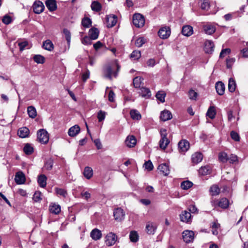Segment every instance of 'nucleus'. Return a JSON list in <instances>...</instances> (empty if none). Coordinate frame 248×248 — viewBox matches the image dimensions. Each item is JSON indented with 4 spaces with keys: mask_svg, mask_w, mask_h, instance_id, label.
I'll return each instance as SVG.
<instances>
[{
    "mask_svg": "<svg viewBox=\"0 0 248 248\" xmlns=\"http://www.w3.org/2000/svg\"><path fill=\"white\" fill-rule=\"evenodd\" d=\"M139 93L140 96L145 98H149L151 96V92L150 89L146 87L140 88Z\"/></svg>",
    "mask_w": 248,
    "mask_h": 248,
    "instance_id": "17",
    "label": "nucleus"
},
{
    "mask_svg": "<svg viewBox=\"0 0 248 248\" xmlns=\"http://www.w3.org/2000/svg\"><path fill=\"white\" fill-rule=\"evenodd\" d=\"M170 29L169 27L161 28L158 32V36L160 38L165 39L168 38L170 34Z\"/></svg>",
    "mask_w": 248,
    "mask_h": 248,
    "instance_id": "7",
    "label": "nucleus"
},
{
    "mask_svg": "<svg viewBox=\"0 0 248 248\" xmlns=\"http://www.w3.org/2000/svg\"><path fill=\"white\" fill-rule=\"evenodd\" d=\"M204 31L207 34H212L216 31V27L214 25L211 23H207L203 27Z\"/></svg>",
    "mask_w": 248,
    "mask_h": 248,
    "instance_id": "15",
    "label": "nucleus"
},
{
    "mask_svg": "<svg viewBox=\"0 0 248 248\" xmlns=\"http://www.w3.org/2000/svg\"><path fill=\"white\" fill-rule=\"evenodd\" d=\"M55 191L57 195L62 196L64 198H65L67 195L66 190L64 189L56 187L55 188Z\"/></svg>",
    "mask_w": 248,
    "mask_h": 248,
    "instance_id": "48",
    "label": "nucleus"
},
{
    "mask_svg": "<svg viewBox=\"0 0 248 248\" xmlns=\"http://www.w3.org/2000/svg\"><path fill=\"white\" fill-rule=\"evenodd\" d=\"M210 227L212 228V234L217 235L218 234V231L220 228V224L218 223L217 220H216L211 223Z\"/></svg>",
    "mask_w": 248,
    "mask_h": 248,
    "instance_id": "23",
    "label": "nucleus"
},
{
    "mask_svg": "<svg viewBox=\"0 0 248 248\" xmlns=\"http://www.w3.org/2000/svg\"><path fill=\"white\" fill-rule=\"evenodd\" d=\"M41 195H42V194H41V192L36 191L33 195V197H32L33 200L35 202H38L41 201L42 200Z\"/></svg>",
    "mask_w": 248,
    "mask_h": 248,
    "instance_id": "55",
    "label": "nucleus"
},
{
    "mask_svg": "<svg viewBox=\"0 0 248 248\" xmlns=\"http://www.w3.org/2000/svg\"><path fill=\"white\" fill-rule=\"evenodd\" d=\"M160 133L161 138L159 142V147L162 150H165L170 143V140L167 137L166 129L164 128L161 129Z\"/></svg>",
    "mask_w": 248,
    "mask_h": 248,
    "instance_id": "2",
    "label": "nucleus"
},
{
    "mask_svg": "<svg viewBox=\"0 0 248 248\" xmlns=\"http://www.w3.org/2000/svg\"><path fill=\"white\" fill-rule=\"evenodd\" d=\"M231 51L230 48H225L222 49L220 53L219 57L220 58L224 57L225 55L229 54L231 53Z\"/></svg>",
    "mask_w": 248,
    "mask_h": 248,
    "instance_id": "63",
    "label": "nucleus"
},
{
    "mask_svg": "<svg viewBox=\"0 0 248 248\" xmlns=\"http://www.w3.org/2000/svg\"><path fill=\"white\" fill-rule=\"evenodd\" d=\"M80 130V127L76 124L69 128L68 133L69 136L75 137L79 133Z\"/></svg>",
    "mask_w": 248,
    "mask_h": 248,
    "instance_id": "24",
    "label": "nucleus"
},
{
    "mask_svg": "<svg viewBox=\"0 0 248 248\" xmlns=\"http://www.w3.org/2000/svg\"><path fill=\"white\" fill-rule=\"evenodd\" d=\"M106 23L108 28H112L117 22V16L115 15H109L106 16Z\"/></svg>",
    "mask_w": 248,
    "mask_h": 248,
    "instance_id": "9",
    "label": "nucleus"
},
{
    "mask_svg": "<svg viewBox=\"0 0 248 248\" xmlns=\"http://www.w3.org/2000/svg\"><path fill=\"white\" fill-rule=\"evenodd\" d=\"M113 216L115 220L121 221L124 219L125 214L122 209L118 208L114 211Z\"/></svg>",
    "mask_w": 248,
    "mask_h": 248,
    "instance_id": "12",
    "label": "nucleus"
},
{
    "mask_svg": "<svg viewBox=\"0 0 248 248\" xmlns=\"http://www.w3.org/2000/svg\"><path fill=\"white\" fill-rule=\"evenodd\" d=\"M144 165L145 169L149 171L152 170L153 169L154 166L152 162L150 160L146 161Z\"/></svg>",
    "mask_w": 248,
    "mask_h": 248,
    "instance_id": "64",
    "label": "nucleus"
},
{
    "mask_svg": "<svg viewBox=\"0 0 248 248\" xmlns=\"http://www.w3.org/2000/svg\"><path fill=\"white\" fill-rule=\"evenodd\" d=\"M129 238L131 242H136L139 240V235L138 233L135 231H132L129 234Z\"/></svg>",
    "mask_w": 248,
    "mask_h": 248,
    "instance_id": "47",
    "label": "nucleus"
},
{
    "mask_svg": "<svg viewBox=\"0 0 248 248\" xmlns=\"http://www.w3.org/2000/svg\"><path fill=\"white\" fill-rule=\"evenodd\" d=\"M93 39L90 36H85L82 40L81 42L85 45H90L92 44Z\"/></svg>",
    "mask_w": 248,
    "mask_h": 248,
    "instance_id": "58",
    "label": "nucleus"
},
{
    "mask_svg": "<svg viewBox=\"0 0 248 248\" xmlns=\"http://www.w3.org/2000/svg\"><path fill=\"white\" fill-rule=\"evenodd\" d=\"M23 151L26 155H31L33 152V147L29 143L25 144Z\"/></svg>",
    "mask_w": 248,
    "mask_h": 248,
    "instance_id": "44",
    "label": "nucleus"
},
{
    "mask_svg": "<svg viewBox=\"0 0 248 248\" xmlns=\"http://www.w3.org/2000/svg\"><path fill=\"white\" fill-rule=\"evenodd\" d=\"M144 43V38L142 37L139 38L135 41V45L137 47H141Z\"/></svg>",
    "mask_w": 248,
    "mask_h": 248,
    "instance_id": "61",
    "label": "nucleus"
},
{
    "mask_svg": "<svg viewBox=\"0 0 248 248\" xmlns=\"http://www.w3.org/2000/svg\"><path fill=\"white\" fill-rule=\"evenodd\" d=\"M172 114L171 112L167 110L161 111L160 118L162 121H166L172 118Z\"/></svg>",
    "mask_w": 248,
    "mask_h": 248,
    "instance_id": "25",
    "label": "nucleus"
},
{
    "mask_svg": "<svg viewBox=\"0 0 248 248\" xmlns=\"http://www.w3.org/2000/svg\"><path fill=\"white\" fill-rule=\"evenodd\" d=\"M83 174L87 179H90L93 176V170L90 167H86L84 168Z\"/></svg>",
    "mask_w": 248,
    "mask_h": 248,
    "instance_id": "32",
    "label": "nucleus"
},
{
    "mask_svg": "<svg viewBox=\"0 0 248 248\" xmlns=\"http://www.w3.org/2000/svg\"><path fill=\"white\" fill-rule=\"evenodd\" d=\"M201 7L203 10H208L210 7L209 0H203L201 4Z\"/></svg>",
    "mask_w": 248,
    "mask_h": 248,
    "instance_id": "57",
    "label": "nucleus"
},
{
    "mask_svg": "<svg viewBox=\"0 0 248 248\" xmlns=\"http://www.w3.org/2000/svg\"><path fill=\"white\" fill-rule=\"evenodd\" d=\"M188 96L190 99L196 100L198 96V93L193 90L191 89L188 92Z\"/></svg>",
    "mask_w": 248,
    "mask_h": 248,
    "instance_id": "56",
    "label": "nucleus"
},
{
    "mask_svg": "<svg viewBox=\"0 0 248 248\" xmlns=\"http://www.w3.org/2000/svg\"><path fill=\"white\" fill-rule=\"evenodd\" d=\"M182 33L186 36H190L193 33V28L189 25H185L183 27Z\"/></svg>",
    "mask_w": 248,
    "mask_h": 248,
    "instance_id": "21",
    "label": "nucleus"
},
{
    "mask_svg": "<svg viewBox=\"0 0 248 248\" xmlns=\"http://www.w3.org/2000/svg\"><path fill=\"white\" fill-rule=\"evenodd\" d=\"M156 229V224L152 222H148L146 225V231L149 234H154Z\"/></svg>",
    "mask_w": 248,
    "mask_h": 248,
    "instance_id": "16",
    "label": "nucleus"
},
{
    "mask_svg": "<svg viewBox=\"0 0 248 248\" xmlns=\"http://www.w3.org/2000/svg\"><path fill=\"white\" fill-rule=\"evenodd\" d=\"M120 66L119 65L117 61L115 60L109 64L106 65L103 70L105 77L111 79L112 76L116 77L119 72Z\"/></svg>",
    "mask_w": 248,
    "mask_h": 248,
    "instance_id": "1",
    "label": "nucleus"
},
{
    "mask_svg": "<svg viewBox=\"0 0 248 248\" xmlns=\"http://www.w3.org/2000/svg\"><path fill=\"white\" fill-rule=\"evenodd\" d=\"M20 51H23L26 48H29V43L27 41L20 42L18 43Z\"/></svg>",
    "mask_w": 248,
    "mask_h": 248,
    "instance_id": "53",
    "label": "nucleus"
},
{
    "mask_svg": "<svg viewBox=\"0 0 248 248\" xmlns=\"http://www.w3.org/2000/svg\"><path fill=\"white\" fill-rule=\"evenodd\" d=\"M166 93L163 91H159L156 94V98L160 101L161 103L165 102V98L166 96Z\"/></svg>",
    "mask_w": 248,
    "mask_h": 248,
    "instance_id": "41",
    "label": "nucleus"
},
{
    "mask_svg": "<svg viewBox=\"0 0 248 248\" xmlns=\"http://www.w3.org/2000/svg\"><path fill=\"white\" fill-rule=\"evenodd\" d=\"M42 47L44 49L49 51H51L54 49V45L52 41L49 39L43 42Z\"/></svg>",
    "mask_w": 248,
    "mask_h": 248,
    "instance_id": "31",
    "label": "nucleus"
},
{
    "mask_svg": "<svg viewBox=\"0 0 248 248\" xmlns=\"http://www.w3.org/2000/svg\"><path fill=\"white\" fill-rule=\"evenodd\" d=\"M137 143V140L135 137L133 135H130L127 137L125 143L126 145L129 148L134 147Z\"/></svg>",
    "mask_w": 248,
    "mask_h": 248,
    "instance_id": "14",
    "label": "nucleus"
},
{
    "mask_svg": "<svg viewBox=\"0 0 248 248\" xmlns=\"http://www.w3.org/2000/svg\"><path fill=\"white\" fill-rule=\"evenodd\" d=\"M216 89L219 95H223L225 91V85L221 81H218L216 84Z\"/></svg>",
    "mask_w": 248,
    "mask_h": 248,
    "instance_id": "26",
    "label": "nucleus"
},
{
    "mask_svg": "<svg viewBox=\"0 0 248 248\" xmlns=\"http://www.w3.org/2000/svg\"><path fill=\"white\" fill-rule=\"evenodd\" d=\"M210 192L213 196L218 195L220 192V189L217 185H213L210 188Z\"/></svg>",
    "mask_w": 248,
    "mask_h": 248,
    "instance_id": "52",
    "label": "nucleus"
},
{
    "mask_svg": "<svg viewBox=\"0 0 248 248\" xmlns=\"http://www.w3.org/2000/svg\"><path fill=\"white\" fill-rule=\"evenodd\" d=\"M47 177L44 174L40 175L38 177V183L40 187L44 188L46 185Z\"/></svg>",
    "mask_w": 248,
    "mask_h": 248,
    "instance_id": "33",
    "label": "nucleus"
},
{
    "mask_svg": "<svg viewBox=\"0 0 248 248\" xmlns=\"http://www.w3.org/2000/svg\"><path fill=\"white\" fill-rule=\"evenodd\" d=\"M33 59L34 61L37 63H44L45 62V58L41 55H35Z\"/></svg>",
    "mask_w": 248,
    "mask_h": 248,
    "instance_id": "46",
    "label": "nucleus"
},
{
    "mask_svg": "<svg viewBox=\"0 0 248 248\" xmlns=\"http://www.w3.org/2000/svg\"><path fill=\"white\" fill-rule=\"evenodd\" d=\"M203 158L202 155L200 153H195L191 156L192 162L194 164H198L202 161Z\"/></svg>",
    "mask_w": 248,
    "mask_h": 248,
    "instance_id": "28",
    "label": "nucleus"
},
{
    "mask_svg": "<svg viewBox=\"0 0 248 248\" xmlns=\"http://www.w3.org/2000/svg\"><path fill=\"white\" fill-rule=\"evenodd\" d=\"M158 170L165 176L168 175L170 173L169 166L165 163L159 165Z\"/></svg>",
    "mask_w": 248,
    "mask_h": 248,
    "instance_id": "27",
    "label": "nucleus"
},
{
    "mask_svg": "<svg viewBox=\"0 0 248 248\" xmlns=\"http://www.w3.org/2000/svg\"><path fill=\"white\" fill-rule=\"evenodd\" d=\"M131 118L134 120L139 121L141 118V115L140 112L135 109H132L130 111Z\"/></svg>",
    "mask_w": 248,
    "mask_h": 248,
    "instance_id": "29",
    "label": "nucleus"
},
{
    "mask_svg": "<svg viewBox=\"0 0 248 248\" xmlns=\"http://www.w3.org/2000/svg\"><path fill=\"white\" fill-rule=\"evenodd\" d=\"M216 114V108L214 106H210L208 109L206 113L207 116L213 119L215 117Z\"/></svg>",
    "mask_w": 248,
    "mask_h": 248,
    "instance_id": "39",
    "label": "nucleus"
},
{
    "mask_svg": "<svg viewBox=\"0 0 248 248\" xmlns=\"http://www.w3.org/2000/svg\"><path fill=\"white\" fill-rule=\"evenodd\" d=\"M182 234L183 240L186 243H189L193 240L194 232L193 231L185 230Z\"/></svg>",
    "mask_w": 248,
    "mask_h": 248,
    "instance_id": "8",
    "label": "nucleus"
},
{
    "mask_svg": "<svg viewBox=\"0 0 248 248\" xmlns=\"http://www.w3.org/2000/svg\"><path fill=\"white\" fill-rule=\"evenodd\" d=\"M32 8L35 14H40L44 10L45 6L42 1L38 0L34 2Z\"/></svg>",
    "mask_w": 248,
    "mask_h": 248,
    "instance_id": "10",
    "label": "nucleus"
},
{
    "mask_svg": "<svg viewBox=\"0 0 248 248\" xmlns=\"http://www.w3.org/2000/svg\"><path fill=\"white\" fill-rule=\"evenodd\" d=\"M178 145L179 151L182 154H185L189 148V143L186 140H180Z\"/></svg>",
    "mask_w": 248,
    "mask_h": 248,
    "instance_id": "6",
    "label": "nucleus"
},
{
    "mask_svg": "<svg viewBox=\"0 0 248 248\" xmlns=\"http://www.w3.org/2000/svg\"><path fill=\"white\" fill-rule=\"evenodd\" d=\"M230 135L232 139L234 141H239L240 140V136L237 132L232 131L231 132Z\"/></svg>",
    "mask_w": 248,
    "mask_h": 248,
    "instance_id": "60",
    "label": "nucleus"
},
{
    "mask_svg": "<svg viewBox=\"0 0 248 248\" xmlns=\"http://www.w3.org/2000/svg\"><path fill=\"white\" fill-rule=\"evenodd\" d=\"M141 57L140 51L139 50L133 51L130 55V58L133 60H137Z\"/></svg>",
    "mask_w": 248,
    "mask_h": 248,
    "instance_id": "50",
    "label": "nucleus"
},
{
    "mask_svg": "<svg viewBox=\"0 0 248 248\" xmlns=\"http://www.w3.org/2000/svg\"><path fill=\"white\" fill-rule=\"evenodd\" d=\"M90 236L93 240H98L102 237V234L101 231L95 228L91 231Z\"/></svg>",
    "mask_w": 248,
    "mask_h": 248,
    "instance_id": "20",
    "label": "nucleus"
},
{
    "mask_svg": "<svg viewBox=\"0 0 248 248\" xmlns=\"http://www.w3.org/2000/svg\"><path fill=\"white\" fill-rule=\"evenodd\" d=\"M143 79L139 77H137L133 79V85L135 88H140L142 83Z\"/></svg>",
    "mask_w": 248,
    "mask_h": 248,
    "instance_id": "42",
    "label": "nucleus"
},
{
    "mask_svg": "<svg viewBox=\"0 0 248 248\" xmlns=\"http://www.w3.org/2000/svg\"><path fill=\"white\" fill-rule=\"evenodd\" d=\"M49 210L51 213L57 215L61 212V206L59 204L52 203L49 205Z\"/></svg>",
    "mask_w": 248,
    "mask_h": 248,
    "instance_id": "30",
    "label": "nucleus"
},
{
    "mask_svg": "<svg viewBox=\"0 0 248 248\" xmlns=\"http://www.w3.org/2000/svg\"><path fill=\"white\" fill-rule=\"evenodd\" d=\"M211 172V168L209 166L202 167L199 170V173L202 175H205Z\"/></svg>",
    "mask_w": 248,
    "mask_h": 248,
    "instance_id": "40",
    "label": "nucleus"
},
{
    "mask_svg": "<svg viewBox=\"0 0 248 248\" xmlns=\"http://www.w3.org/2000/svg\"><path fill=\"white\" fill-rule=\"evenodd\" d=\"M63 33L64 34L65 39L67 42L68 46H69L71 41V33L70 31L67 29H63Z\"/></svg>",
    "mask_w": 248,
    "mask_h": 248,
    "instance_id": "49",
    "label": "nucleus"
},
{
    "mask_svg": "<svg viewBox=\"0 0 248 248\" xmlns=\"http://www.w3.org/2000/svg\"><path fill=\"white\" fill-rule=\"evenodd\" d=\"M53 160L51 158H49L46 161L44 167L47 170H50L53 167Z\"/></svg>",
    "mask_w": 248,
    "mask_h": 248,
    "instance_id": "43",
    "label": "nucleus"
},
{
    "mask_svg": "<svg viewBox=\"0 0 248 248\" xmlns=\"http://www.w3.org/2000/svg\"><path fill=\"white\" fill-rule=\"evenodd\" d=\"M45 3L46 7L50 12L54 11L57 8L56 0H46Z\"/></svg>",
    "mask_w": 248,
    "mask_h": 248,
    "instance_id": "18",
    "label": "nucleus"
},
{
    "mask_svg": "<svg viewBox=\"0 0 248 248\" xmlns=\"http://www.w3.org/2000/svg\"><path fill=\"white\" fill-rule=\"evenodd\" d=\"M193 183L189 181H183L181 184V187L182 189L186 190L192 187Z\"/></svg>",
    "mask_w": 248,
    "mask_h": 248,
    "instance_id": "45",
    "label": "nucleus"
},
{
    "mask_svg": "<svg viewBox=\"0 0 248 248\" xmlns=\"http://www.w3.org/2000/svg\"><path fill=\"white\" fill-rule=\"evenodd\" d=\"M214 44L211 40H207L204 43V50L206 53H211L214 51Z\"/></svg>",
    "mask_w": 248,
    "mask_h": 248,
    "instance_id": "19",
    "label": "nucleus"
},
{
    "mask_svg": "<svg viewBox=\"0 0 248 248\" xmlns=\"http://www.w3.org/2000/svg\"><path fill=\"white\" fill-rule=\"evenodd\" d=\"M99 32L97 28H92L89 30V35L92 39L95 40L98 37Z\"/></svg>",
    "mask_w": 248,
    "mask_h": 248,
    "instance_id": "34",
    "label": "nucleus"
},
{
    "mask_svg": "<svg viewBox=\"0 0 248 248\" xmlns=\"http://www.w3.org/2000/svg\"><path fill=\"white\" fill-rule=\"evenodd\" d=\"M133 24L137 28H140L143 26L145 23V20L143 16L140 14H135L133 16Z\"/></svg>",
    "mask_w": 248,
    "mask_h": 248,
    "instance_id": "4",
    "label": "nucleus"
},
{
    "mask_svg": "<svg viewBox=\"0 0 248 248\" xmlns=\"http://www.w3.org/2000/svg\"><path fill=\"white\" fill-rule=\"evenodd\" d=\"M105 243L108 246H111L115 244L117 240L116 235L113 232L108 233L106 236Z\"/></svg>",
    "mask_w": 248,
    "mask_h": 248,
    "instance_id": "5",
    "label": "nucleus"
},
{
    "mask_svg": "<svg viewBox=\"0 0 248 248\" xmlns=\"http://www.w3.org/2000/svg\"><path fill=\"white\" fill-rule=\"evenodd\" d=\"M106 112L102 111L100 110L98 113H97V118L98 119L99 122H101L103 121L105 117H106Z\"/></svg>",
    "mask_w": 248,
    "mask_h": 248,
    "instance_id": "59",
    "label": "nucleus"
},
{
    "mask_svg": "<svg viewBox=\"0 0 248 248\" xmlns=\"http://www.w3.org/2000/svg\"><path fill=\"white\" fill-rule=\"evenodd\" d=\"M235 62L234 58H231L226 59V66L228 68H231Z\"/></svg>",
    "mask_w": 248,
    "mask_h": 248,
    "instance_id": "62",
    "label": "nucleus"
},
{
    "mask_svg": "<svg viewBox=\"0 0 248 248\" xmlns=\"http://www.w3.org/2000/svg\"><path fill=\"white\" fill-rule=\"evenodd\" d=\"M180 220L182 222L190 223L192 221L191 213L186 210L182 212L180 215Z\"/></svg>",
    "mask_w": 248,
    "mask_h": 248,
    "instance_id": "11",
    "label": "nucleus"
},
{
    "mask_svg": "<svg viewBox=\"0 0 248 248\" xmlns=\"http://www.w3.org/2000/svg\"><path fill=\"white\" fill-rule=\"evenodd\" d=\"M91 7L93 11L98 12L102 9V5L98 1H92Z\"/></svg>",
    "mask_w": 248,
    "mask_h": 248,
    "instance_id": "35",
    "label": "nucleus"
},
{
    "mask_svg": "<svg viewBox=\"0 0 248 248\" xmlns=\"http://www.w3.org/2000/svg\"><path fill=\"white\" fill-rule=\"evenodd\" d=\"M30 134L29 129L26 127L20 128L18 131L17 134L19 137L21 138H25L29 136Z\"/></svg>",
    "mask_w": 248,
    "mask_h": 248,
    "instance_id": "22",
    "label": "nucleus"
},
{
    "mask_svg": "<svg viewBox=\"0 0 248 248\" xmlns=\"http://www.w3.org/2000/svg\"><path fill=\"white\" fill-rule=\"evenodd\" d=\"M15 181L18 185L23 184L25 182V174L22 171H18L15 175Z\"/></svg>",
    "mask_w": 248,
    "mask_h": 248,
    "instance_id": "13",
    "label": "nucleus"
},
{
    "mask_svg": "<svg viewBox=\"0 0 248 248\" xmlns=\"http://www.w3.org/2000/svg\"><path fill=\"white\" fill-rule=\"evenodd\" d=\"M236 89V82L233 78H230L229 80L228 83V90L231 92L233 93L235 91Z\"/></svg>",
    "mask_w": 248,
    "mask_h": 248,
    "instance_id": "37",
    "label": "nucleus"
},
{
    "mask_svg": "<svg viewBox=\"0 0 248 248\" xmlns=\"http://www.w3.org/2000/svg\"><path fill=\"white\" fill-rule=\"evenodd\" d=\"M217 205L219 207L223 209H226L229 206V202L228 200L225 198H222L218 201Z\"/></svg>",
    "mask_w": 248,
    "mask_h": 248,
    "instance_id": "36",
    "label": "nucleus"
},
{
    "mask_svg": "<svg viewBox=\"0 0 248 248\" xmlns=\"http://www.w3.org/2000/svg\"><path fill=\"white\" fill-rule=\"evenodd\" d=\"M218 159L222 163L226 162L228 160L227 154L225 152L220 153L218 155Z\"/></svg>",
    "mask_w": 248,
    "mask_h": 248,
    "instance_id": "51",
    "label": "nucleus"
},
{
    "mask_svg": "<svg viewBox=\"0 0 248 248\" xmlns=\"http://www.w3.org/2000/svg\"><path fill=\"white\" fill-rule=\"evenodd\" d=\"M82 25L85 28H89L92 24L91 20L88 17H84L82 20Z\"/></svg>",
    "mask_w": 248,
    "mask_h": 248,
    "instance_id": "54",
    "label": "nucleus"
},
{
    "mask_svg": "<svg viewBox=\"0 0 248 248\" xmlns=\"http://www.w3.org/2000/svg\"><path fill=\"white\" fill-rule=\"evenodd\" d=\"M27 112L29 116L31 118H34L37 115V112L35 108L33 106H29L27 108Z\"/></svg>",
    "mask_w": 248,
    "mask_h": 248,
    "instance_id": "38",
    "label": "nucleus"
},
{
    "mask_svg": "<svg viewBox=\"0 0 248 248\" xmlns=\"http://www.w3.org/2000/svg\"><path fill=\"white\" fill-rule=\"evenodd\" d=\"M37 139L41 143H47L49 140L48 132L44 129L39 130L37 132Z\"/></svg>",
    "mask_w": 248,
    "mask_h": 248,
    "instance_id": "3",
    "label": "nucleus"
}]
</instances>
